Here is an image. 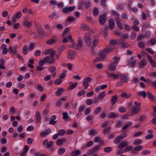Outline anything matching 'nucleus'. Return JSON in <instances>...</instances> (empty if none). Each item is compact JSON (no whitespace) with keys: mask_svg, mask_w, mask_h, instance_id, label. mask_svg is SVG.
Wrapping results in <instances>:
<instances>
[{"mask_svg":"<svg viewBox=\"0 0 156 156\" xmlns=\"http://www.w3.org/2000/svg\"><path fill=\"white\" fill-rule=\"evenodd\" d=\"M51 69L50 70V72L53 73V74L51 75V76L53 77L55 76L56 74V68L55 67L52 66L51 67Z\"/></svg>","mask_w":156,"mask_h":156,"instance_id":"obj_26","label":"nucleus"},{"mask_svg":"<svg viewBox=\"0 0 156 156\" xmlns=\"http://www.w3.org/2000/svg\"><path fill=\"white\" fill-rule=\"evenodd\" d=\"M51 131V130L50 129H47L44 132L40 133V135L41 136L43 137L44 136L47 135L48 134H49Z\"/></svg>","mask_w":156,"mask_h":156,"instance_id":"obj_13","label":"nucleus"},{"mask_svg":"<svg viewBox=\"0 0 156 156\" xmlns=\"http://www.w3.org/2000/svg\"><path fill=\"white\" fill-rule=\"evenodd\" d=\"M136 36V33L133 31L131 33L130 37L132 40H133L135 38Z\"/></svg>","mask_w":156,"mask_h":156,"instance_id":"obj_54","label":"nucleus"},{"mask_svg":"<svg viewBox=\"0 0 156 156\" xmlns=\"http://www.w3.org/2000/svg\"><path fill=\"white\" fill-rule=\"evenodd\" d=\"M93 103V101L91 99H88L86 101V104L89 105H91Z\"/></svg>","mask_w":156,"mask_h":156,"instance_id":"obj_55","label":"nucleus"},{"mask_svg":"<svg viewBox=\"0 0 156 156\" xmlns=\"http://www.w3.org/2000/svg\"><path fill=\"white\" fill-rule=\"evenodd\" d=\"M112 150V148L111 147H107L104 149V151L106 153H109Z\"/></svg>","mask_w":156,"mask_h":156,"instance_id":"obj_56","label":"nucleus"},{"mask_svg":"<svg viewBox=\"0 0 156 156\" xmlns=\"http://www.w3.org/2000/svg\"><path fill=\"white\" fill-rule=\"evenodd\" d=\"M137 95L139 96L142 95L143 97L145 98L147 94L144 91L143 92H138Z\"/></svg>","mask_w":156,"mask_h":156,"instance_id":"obj_47","label":"nucleus"},{"mask_svg":"<svg viewBox=\"0 0 156 156\" xmlns=\"http://www.w3.org/2000/svg\"><path fill=\"white\" fill-rule=\"evenodd\" d=\"M62 80L59 78L55 80L54 83L55 85H58L62 83Z\"/></svg>","mask_w":156,"mask_h":156,"instance_id":"obj_45","label":"nucleus"},{"mask_svg":"<svg viewBox=\"0 0 156 156\" xmlns=\"http://www.w3.org/2000/svg\"><path fill=\"white\" fill-rule=\"evenodd\" d=\"M114 48V47H113L111 45L108 44L103 49V52L105 54H107Z\"/></svg>","mask_w":156,"mask_h":156,"instance_id":"obj_8","label":"nucleus"},{"mask_svg":"<svg viewBox=\"0 0 156 156\" xmlns=\"http://www.w3.org/2000/svg\"><path fill=\"white\" fill-rule=\"evenodd\" d=\"M147 65V62L145 59H143L139 63V67L142 68L145 66Z\"/></svg>","mask_w":156,"mask_h":156,"instance_id":"obj_30","label":"nucleus"},{"mask_svg":"<svg viewBox=\"0 0 156 156\" xmlns=\"http://www.w3.org/2000/svg\"><path fill=\"white\" fill-rule=\"evenodd\" d=\"M75 8V6L65 7L62 10V12L64 13H66L73 11Z\"/></svg>","mask_w":156,"mask_h":156,"instance_id":"obj_7","label":"nucleus"},{"mask_svg":"<svg viewBox=\"0 0 156 156\" xmlns=\"http://www.w3.org/2000/svg\"><path fill=\"white\" fill-rule=\"evenodd\" d=\"M105 91H102L100 93L98 96V98L99 99H102L105 96Z\"/></svg>","mask_w":156,"mask_h":156,"instance_id":"obj_43","label":"nucleus"},{"mask_svg":"<svg viewBox=\"0 0 156 156\" xmlns=\"http://www.w3.org/2000/svg\"><path fill=\"white\" fill-rule=\"evenodd\" d=\"M91 35L90 33H86L85 35V41L87 45L90 47L91 44Z\"/></svg>","mask_w":156,"mask_h":156,"instance_id":"obj_3","label":"nucleus"},{"mask_svg":"<svg viewBox=\"0 0 156 156\" xmlns=\"http://www.w3.org/2000/svg\"><path fill=\"white\" fill-rule=\"evenodd\" d=\"M56 118V116L55 115H53L51 116L50 118V120L49 122V124L51 125H54L56 123V122L55 121Z\"/></svg>","mask_w":156,"mask_h":156,"instance_id":"obj_27","label":"nucleus"},{"mask_svg":"<svg viewBox=\"0 0 156 156\" xmlns=\"http://www.w3.org/2000/svg\"><path fill=\"white\" fill-rule=\"evenodd\" d=\"M151 151L148 150H144L141 152V154L143 155H147L151 153Z\"/></svg>","mask_w":156,"mask_h":156,"instance_id":"obj_58","label":"nucleus"},{"mask_svg":"<svg viewBox=\"0 0 156 156\" xmlns=\"http://www.w3.org/2000/svg\"><path fill=\"white\" fill-rule=\"evenodd\" d=\"M145 36L147 38H149L151 36V32L150 30H147L145 32Z\"/></svg>","mask_w":156,"mask_h":156,"instance_id":"obj_57","label":"nucleus"},{"mask_svg":"<svg viewBox=\"0 0 156 156\" xmlns=\"http://www.w3.org/2000/svg\"><path fill=\"white\" fill-rule=\"evenodd\" d=\"M72 45L75 49L77 50H80L83 45L82 38L80 37L78 38V42L77 44H75L74 42L73 41Z\"/></svg>","mask_w":156,"mask_h":156,"instance_id":"obj_1","label":"nucleus"},{"mask_svg":"<svg viewBox=\"0 0 156 156\" xmlns=\"http://www.w3.org/2000/svg\"><path fill=\"white\" fill-rule=\"evenodd\" d=\"M57 41V39L56 38L54 39H51L46 41V42L47 44L48 45H51L56 42Z\"/></svg>","mask_w":156,"mask_h":156,"instance_id":"obj_28","label":"nucleus"},{"mask_svg":"<svg viewBox=\"0 0 156 156\" xmlns=\"http://www.w3.org/2000/svg\"><path fill=\"white\" fill-rule=\"evenodd\" d=\"M91 80V78L90 77H86L83 79V84L84 86V88L85 89L88 88L89 85V83L90 82Z\"/></svg>","mask_w":156,"mask_h":156,"instance_id":"obj_4","label":"nucleus"},{"mask_svg":"<svg viewBox=\"0 0 156 156\" xmlns=\"http://www.w3.org/2000/svg\"><path fill=\"white\" fill-rule=\"evenodd\" d=\"M138 47L141 48H145V44L143 42H139L138 43Z\"/></svg>","mask_w":156,"mask_h":156,"instance_id":"obj_63","label":"nucleus"},{"mask_svg":"<svg viewBox=\"0 0 156 156\" xmlns=\"http://www.w3.org/2000/svg\"><path fill=\"white\" fill-rule=\"evenodd\" d=\"M98 20L99 23L101 25L104 24L106 20V16L105 14H103L100 16Z\"/></svg>","mask_w":156,"mask_h":156,"instance_id":"obj_6","label":"nucleus"},{"mask_svg":"<svg viewBox=\"0 0 156 156\" xmlns=\"http://www.w3.org/2000/svg\"><path fill=\"white\" fill-rule=\"evenodd\" d=\"M81 27L82 29L85 30H89L90 29L89 26L84 23L81 24Z\"/></svg>","mask_w":156,"mask_h":156,"instance_id":"obj_36","label":"nucleus"},{"mask_svg":"<svg viewBox=\"0 0 156 156\" xmlns=\"http://www.w3.org/2000/svg\"><path fill=\"white\" fill-rule=\"evenodd\" d=\"M86 91L83 90H82L80 91L77 94V95L79 97H81L82 96L86 94Z\"/></svg>","mask_w":156,"mask_h":156,"instance_id":"obj_52","label":"nucleus"},{"mask_svg":"<svg viewBox=\"0 0 156 156\" xmlns=\"http://www.w3.org/2000/svg\"><path fill=\"white\" fill-rule=\"evenodd\" d=\"M81 152L80 151L77 150L73 151L71 153V155L72 156H77Z\"/></svg>","mask_w":156,"mask_h":156,"instance_id":"obj_42","label":"nucleus"},{"mask_svg":"<svg viewBox=\"0 0 156 156\" xmlns=\"http://www.w3.org/2000/svg\"><path fill=\"white\" fill-rule=\"evenodd\" d=\"M64 91V89L62 88H59L58 89V90L55 92L56 96H58L61 95L62 93Z\"/></svg>","mask_w":156,"mask_h":156,"instance_id":"obj_24","label":"nucleus"},{"mask_svg":"<svg viewBox=\"0 0 156 156\" xmlns=\"http://www.w3.org/2000/svg\"><path fill=\"white\" fill-rule=\"evenodd\" d=\"M36 44L35 43L32 42L30 43L29 46L28 50L29 51H32L34 48V47H36Z\"/></svg>","mask_w":156,"mask_h":156,"instance_id":"obj_34","label":"nucleus"},{"mask_svg":"<svg viewBox=\"0 0 156 156\" xmlns=\"http://www.w3.org/2000/svg\"><path fill=\"white\" fill-rule=\"evenodd\" d=\"M143 149V147L142 145H139L135 147L134 149L132 150V152L133 153H136V151H139Z\"/></svg>","mask_w":156,"mask_h":156,"instance_id":"obj_16","label":"nucleus"},{"mask_svg":"<svg viewBox=\"0 0 156 156\" xmlns=\"http://www.w3.org/2000/svg\"><path fill=\"white\" fill-rule=\"evenodd\" d=\"M1 48L2 50V53L3 54L5 55L8 52V50L7 48V46L5 44H3L2 45Z\"/></svg>","mask_w":156,"mask_h":156,"instance_id":"obj_25","label":"nucleus"},{"mask_svg":"<svg viewBox=\"0 0 156 156\" xmlns=\"http://www.w3.org/2000/svg\"><path fill=\"white\" fill-rule=\"evenodd\" d=\"M101 107H99L97 108L94 112V114L97 115L101 111Z\"/></svg>","mask_w":156,"mask_h":156,"instance_id":"obj_49","label":"nucleus"},{"mask_svg":"<svg viewBox=\"0 0 156 156\" xmlns=\"http://www.w3.org/2000/svg\"><path fill=\"white\" fill-rule=\"evenodd\" d=\"M121 19L120 18L118 17L116 18V23L118 27L121 30L123 29V26L121 21Z\"/></svg>","mask_w":156,"mask_h":156,"instance_id":"obj_14","label":"nucleus"},{"mask_svg":"<svg viewBox=\"0 0 156 156\" xmlns=\"http://www.w3.org/2000/svg\"><path fill=\"white\" fill-rule=\"evenodd\" d=\"M36 88L40 91H42L43 90V87L39 84H37L36 86Z\"/></svg>","mask_w":156,"mask_h":156,"instance_id":"obj_59","label":"nucleus"},{"mask_svg":"<svg viewBox=\"0 0 156 156\" xmlns=\"http://www.w3.org/2000/svg\"><path fill=\"white\" fill-rule=\"evenodd\" d=\"M66 71L65 70H64L63 71V73L61 74L59 76V78L60 79H63L64 78L66 77Z\"/></svg>","mask_w":156,"mask_h":156,"instance_id":"obj_38","label":"nucleus"},{"mask_svg":"<svg viewBox=\"0 0 156 156\" xmlns=\"http://www.w3.org/2000/svg\"><path fill=\"white\" fill-rule=\"evenodd\" d=\"M65 48L66 47L65 46L62 45L60 46L58 48V52L60 54H61L62 51L65 49Z\"/></svg>","mask_w":156,"mask_h":156,"instance_id":"obj_51","label":"nucleus"},{"mask_svg":"<svg viewBox=\"0 0 156 156\" xmlns=\"http://www.w3.org/2000/svg\"><path fill=\"white\" fill-rule=\"evenodd\" d=\"M34 33L36 34L38 36L41 38L42 35L44 34V31L42 29H37Z\"/></svg>","mask_w":156,"mask_h":156,"instance_id":"obj_18","label":"nucleus"},{"mask_svg":"<svg viewBox=\"0 0 156 156\" xmlns=\"http://www.w3.org/2000/svg\"><path fill=\"white\" fill-rule=\"evenodd\" d=\"M109 29H112L114 28V21L112 19H110L109 20Z\"/></svg>","mask_w":156,"mask_h":156,"instance_id":"obj_19","label":"nucleus"},{"mask_svg":"<svg viewBox=\"0 0 156 156\" xmlns=\"http://www.w3.org/2000/svg\"><path fill=\"white\" fill-rule=\"evenodd\" d=\"M111 128L110 127H108L104 129L103 131V133L104 134H106L109 133Z\"/></svg>","mask_w":156,"mask_h":156,"instance_id":"obj_53","label":"nucleus"},{"mask_svg":"<svg viewBox=\"0 0 156 156\" xmlns=\"http://www.w3.org/2000/svg\"><path fill=\"white\" fill-rule=\"evenodd\" d=\"M35 120L37 123H39L41 121V117L40 113L38 111L36 112L35 115Z\"/></svg>","mask_w":156,"mask_h":156,"instance_id":"obj_12","label":"nucleus"},{"mask_svg":"<svg viewBox=\"0 0 156 156\" xmlns=\"http://www.w3.org/2000/svg\"><path fill=\"white\" fill-rule=\"evenodd\" d=\"M140 106H133L132 107L131 110V113L133 115L137 114L140 109Z\"/></svg>","mask_w":156,"mask_h":156,"instance_id":"obj_11","label":"nucleus"},{"mask_svg":"<svg viewBox=\"0 0 156 156\" xmlns=\"http://www.w3.org/2000/svg\"><path fill=\"white\" fill-rule=\"evenodd\" d=\"M128 76V74H126V75L121 74H119V76L120 77V80L122 82L125 83L128 82L129 81Z\"/></svg>","mask_w":156,"mask_h":156,"instance_id":"obj_5","label":"nucleus"},{"mask_svg":"<svg viewBox=\"0 0 156 156\" xmlns=\"http://www.w3.org/2000/svg\"><path fill=\"white\" fill-rule=\"evenodd\" d=\"M117 115L114 112H111L108 114V118L109 119H112L114 117H116Z\"/></svg>","mask_w":156,"mask_h":156,"instance_id":"obj_61","label":"nucleus"},{"mask_svg":"<svg viewBox=\"0 0 156 156\" xmlns=\"http://www.w3.org/2000/svg\"><path fill=\"white\" fill-rule=\"evenodd\" d=\"M66 140L65 138L58 139L56 141V144L58 146H61L62 145L63 142L66 141Z\"/></svg>","mask_w":156,"mask_h":156,"instance_id":"obj_17","label":"nucleus"},{"mask_svg":"<svg viewBox=\"0 0 156 156\" xmlns=\"http://www.w3.org/2000/svg\"><path fill=\"white\" fill-rule=\"evenodd\" d=\"M150 43L152 45H154L156 44V38L154 37L152 38L150 40Z\"/></svg>","mask_w":156,"mask_h":156,"instance_id":"obj_64","label":"nucleus"},{"mask_svg":"<svg viewBox=\"0 0 156 156\" xmlns=\"http://www.w3.org/2000/svg\"><path fill=\"white\" fill-rule=\"evenodd\" d=\"M56 54V51L55 50L51 51L50 53V56L51 59L54 58H53L54 57Z\"/></svg>","mask_w":156,"mask_h":156,"instance_id":"obj_50","label":"nucleus"},{"mask_svg":"<svg viewBox=\"0 0 156 156\" xmlns=\"http://www.w3.org/2000/svg\"><path fill=\"white\" fill-rule=\"evenodd\" d=\"M84 5V1H80L79 2V4L78 5V8L80 9H83V7Z\"/></svg>","mask_w":156,"mask_h":156,"instance_id":"obj_37","label":"nucleus"},{"mask_svg":"<svg viewBox=\"0 0 156 156\" xmlns=\"http://www.w3.org/2000/svg\"><path fill=\"white\" fill-rule=\"evenodd\" d=\"M22 13L20 11L17 12L15 15V16L17 19H20Z\"/></svg>","mask_w":156,"mask_h":156,"instance_id":"obj_62","label":"nucleus"},{"mask_svg":"<svg viewBox=\"0 0 156 156\" xmlns=\"http://www.w3.org/2000/svg\"><path fill=\"white\" fill-rule=\"evenodd\" d=\"M68 58L71 60L73 59L75 57L76 52L73 50H68Z\"/></svg>","mask_w":156,"mask_h":156,"instance_id":"obj_9","label":"nucleus"},{"mask_svg":"<svg viewBox=\"0 0 156 156\" xmlns=\"http://www.w3.org/2000/svg\"><path fill=\"white\" fill-rule=\"evenodd\" d=\"M77 85V83H74L71 84L68 88L69 90H72L76 88Z\"/></svg>","mask_w":156,"mask_h":156,"instance_id":"obj_46","label":"nucleus"},{"mask_svg":"<svg viewBox=\"0 0 156 156\" xmlns=\"http://www.w3.org/2000/svg\"><path fill=\"white\" fill-rule=\"evenodd\" d=\"M99 37L98 36H95L94 37V40L93 42V45L94 46H97L99 43Z\"/></svg>","mask_w":156,"mask_h":156,"instance_id":"obj_21","label":"nucleus"},{"mask_svg":"<svg viewBox=\"0 0 156 156\" xmlns=\"http://www.w3.org/2000/svg\"><path fill=\"white\" fill-rule=\"evenodd\" d=\"M120 96L124 98H127L130 97L131 94H126L125 92H124L121 93Z\"/></svg>","mask_w":156,"mask_h":156,"instance_id":"obj_35","label":"nucleus"},{"mask_svg":"<svg viewBox=\"0 0 156 156\" xmlns=\"http://www.w3.org/2000/svg\"><path fill=\"white\" fill-rule=\"evenodd\" d=\"M120 59V58L117 56H115L113 58V60H114V61L113 62H114L115 63H117V64L118 65V62L119 61Z\"/></svg>","mask_w":156,"mask_h":156,"instance_id":"obj_60","label":"nucleus"},{"mask_svg":"<svg viewBox=\"0 0 156 156\" xmlns=\"http://www.w3.org/2000/svg\"><path fill=\"white\" fill-rule=\"evenodd\" d=\"M23 25L27 28L30 27L33 24V22L29 21L28 17H25L24 18L22 23Z\"/></svg>","mask_w":156,"mask_h":156,"instance_id":"obj_2","label":"nucleus"},{"mask_svg":"<svg viewBox=\"0 0 156 156\" xmlns=\"http://www.w3.org/2000/svg\"><path fill=\"white\" fill-rule=\"evenodd\" d=\"M128 145V143L125 141H124L119 144L118 147L119 148L122 149L123 147L127 146Z\"/></svg>","mask_w":156,"mask_h":156,"instance_id":"obj_22","label":"nucleus"},{"mask_svg":"<svg viewBox=\"0 0 156 156\" xmlns=\"http://www.w3.org/2000/svg\"><path fill=\"white\" fill-rule=\"evenodd\" d=\"M43 60L45 63H47V62H48L50 64H52L55 62V59L54 58H51L50 59L49 56H47L45 57Z\"/></svg>","mask_w":156,"mask_h":156,"instance_id":"obj_10","label":"nucleus"},{"mask_svg":"<svg viewBox=\"0 0 156 156\" xmlns=\"http://www.w3.org/2000/svg\"><path fill=\"white\" fill-rule=\"evenodd\" d=\"M99 14L98 9L96 7H94L93 10V15L94 16H97Z\"/></svg>","mask_w":156,"mask_h":156,"instance_id":"obj_39","label":"nucleus"},{"mask_svg":"<svg viewBox=\"0 0 156 156\" xmlns=\"http://www.w3.org/2000/svg\"><path fill=\"white\" fill-rule=\"evenodd\" d=\"M99 55L100 57H98L96 58L95 59L96 61H100L104 59L105 56V54L102 52H100Z\"/></svg>","mask_w":156,"mask_h":156,"instance_id":"obj_20","label":"nucleus"},{"mask_svg":"<svg viewBox=\"0 0 156 156\" xmlns=\"http://www.w3.org/2000/svg\"><path fill=\"white\" fill-rule=\"evenodd\" d=\"M118 65L117 63L112 62L108 66L109 69L111 71L114 70Z\"/></svg>","mask_w":156,"mask_h":156,"instance_id":"obj_15","label":"nucleus"},{"mask_svg":"<svg viewBox=\"0 0 156 156\" xmlns=\"http://www.w3.org/2000/svg\"><path fill=\"white\" fill-rule=\"evenodd\" d=\"M28 47L27 45H25L23 46V53L24 55H26L28 53Z\"/></svg>","mask_w":156,"mask_h":156,"instance_id":"obj_41","label":"nucleus"},{"mask_svg":"<svg viewBox=\"0 0 156 156\" xmlns=\"http://www.w3.org/2000/svg\"><path fill=\"white\" fill-rule=\"evenodd\" d=\"M142 143V140L140 139H137L135 140L133 142V144L135 145L140 144Z\"/></svg>","mask_w":156,"mask_h":156,"instance_id":"obj_40","label":"nucleus"},{"mask_svg":"<svg viewBox=\"0 0 156 156\" xmlns=\"http://www.w3.org/2000/svg\"><path fill=\"white\" fill-rule=\"evenodd\" d=\"M62 101L61 100L59 99L57 100L55 104V105L57 107H59L61 105Z\"/></svg>","mask_w":156,"mask_h":156,"instance_id":"obj_48","label":"nucleus"},{"mask_svg":"<svg viewBox=\"0 0 156 156\" xmlns=\"http://www.w3.org/2000/svg\"><path fill=\"white\" fill-rule=\"evenodd\" d=\"M66 150L64 147H61L58 149L57 151L58 154L59 155L63 154L65 152Z\"/></svg>","mask_w":156,"mask_h":156,"instance_id":"obj_32","label":"nucleus"},{"mask_svg":"<svg viewBox=\"0 0 156 156\" xmlns=\"http://www.w3.org/2000/svg\"><path fill=\"white\" fill-rule=\"evenodd\" d=\"M132 124L133 123L129 121L126 122L124 125V126L122 127V129L123 130L126 129L128 127L132 126Z\"/></svg>","mask_w":156,"mask_h":156,"instance_id":"obj_23","label":"nucleus"},{"mask_svg":"<svg viewBox=\"0 0 156 156\" xmlns=\"http://www.w3.org/2000/svg\"><path fill=\"white\" fill-rule=\"evenodd\" d=\"M58 16L56 12H53L52 14L48 16V17L51 19L56 18L58 17Z\"/></svg>","mask_w":156,"mask_h":156,"instance_id":"obj_33","label":"nucleus"},{"mask_svg":"<svg viewBox=\"0 0 156 156\" xmlns=\"http://www.w3.org/2000/svg\"><path fill=\"white\" fill-rule=\"evenodd\" d=\"M84 5L86 9L88 8L91 5V2L90 1H84Z\"/></svg>","mask_w":156,"mask_h":156,"instance_id":"obj_44","label":"nucleus"},{"mask_svg":"<svg viewBox=\"0 0 156 156\" xmlns=\"http://www.w3.org/2000/svg\"><path fill=\"white\" fill-rule=\"evenodd\" d=\"M119 74L118 75H117L114 73H109L108 75L109 77L113 79H117L119 76Z\"/></svg>","mask_w":156,"mask_h":156,"instance_id":"obj_29","label":"nucleus"},{"mask_svg":"<svg viewBox=\"0 0 156 156\" xmlns=\"http://www.w3.org/2000/svg\"><path fill=\"white\" fill-rule=\"evenodd\" d=\"M117 99L118 97L117 96H113L111 100L110 103H112L113 105H114L116 103Z\"/></svg>","mask_w":156,"mask_h":156,"instance_id":"obj_31","label":"nucleus"}]
</instances>
